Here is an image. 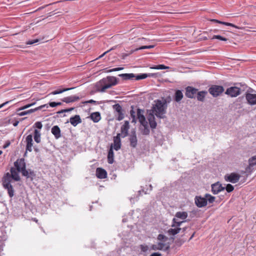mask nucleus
Segmentation results:
<instances>
[{
	"label": "nucleus",
	"instance_id": "nucleus-1",
	"mask_svg": "<svg viewBox=\"0 0 256 256\" xmlns=\"http://www.w3.org/2000/svg\"><path fill=\"white\" fill-rule=\"evenodd\" d=\"M10 173H6L2 180V185L4 188L7 190L8 194L10 198H12L14 196V189L12 183L13 181L18 182L20 180V177L19 176L18 170L14 168H11Z\"/></svg>",
	"mask_w": 256,
	"mask_h": 256
},
{
	"label": "nucleus",
	"instance_id": "nucleus-2",
	"mask_svg": "<svg viewBox=\"0 0 256 256\" xmlns=\"http://www.w3.org/2000/svg\"><path fill=\"white\" fill-rule=\"evenodd\" d=\"M14 168L18 170V172H21L22 175L27 178H30L32 180L36 176V174L34 170L30 169H26V164L24 159L23 158L18 159L14 162Z\"/></svg>",
	"mask_w": 256,
	"mask_h": 256
},
{
	"label": "nucleus",
	"instance_id": "nucleus-3",
	"mask_svg": "<svg viewBox=\"0 0 256 256\" xmlns=\"http://www.w3.org/2000/svg\"><path fill=\"white\" fill-rule=\"evenodd\" d=\"M167 104L166 100H157L152 107V112L158 118H164L165 117Z\"/></svg>",
	"mask_w": 256,
	"mask_h": 256
},
{
	"label": "nucleus",
	"instance_id": "nucleus-4",
	"mask_svg": "<svg viewBox=\"0 0 256 256\" xmlns=\"http://www.w3.org/2000/svg\"><path fill=\"white\" fill-rule=\"evenodd\" d=\"M104 85L102 87L100 92H104L106 89L117 84V80L115 77H108L106 80H103Z\"/></svg>",
	"mask_w": 256,
	"mask_h": 256
},
{
	"label": "nucleus",
	"instance_id": "nucleus-5",
	"mask_svg": "<svg viewBox=\"0 0 256 256\" xmlns=\"http://www.w3.org/2000/svg\"><path fill=\"white\" fill-rule=\"evenodd\" d=\"M184 222L182 221H178L177 218H174L172 220V227H175L174 228H171L168 230V233L170 235L174 236L178 234L181 228H180V224Z\"/></svg>",
	"mask_w": 256,
	"mask_h": 256
},
{
	"label": "nucleus",
	"instance_id": "nucleus-6",
	"mask_svg": "<svg viewBox=\"0 0 256 256\" xmlns=\"http://www.w3.org/2000/svg\"><path fill=\"white\" fill-rule=\"evenodd\" d=\"M224 90L222 86L214 85L208 90L209 92L214 96L216 97L222 94Z\"/></svg>",
	"mask_w": 256,
	"mask_h": 256
},
{
	"label": "nucleus",
	"instance_id": "nucleus-7",
	"mask_svg": "<svg viewBox=\"0 0 256 256\" xmlns=\"http://www.w3.org/2000/svg\"><path fill=\"white\" fill-rule=\"evenodd\" d=\"M240 175L234 172H232L230 174H226L224 176V179L226 182H230L232 183H236L237 182L240 178Z\"/></svg>",
	"mask_w": 256,
	"mask_h": 256
},
{
	"label": "nucleus",
	"instance_id": "nucleus-8",
	"mask_svg": "<svg viewBox=\"0 0 256 256\" xmlns=\"http://www.w3.org/2000/svg\"><path fill=\"white\" fill-rule=\"evenodd\" d=\"M170 248V246L166 243L158 242L156 244H154L151 246V249L154 250H167Z\"/></svg>",
	"mask_w": 256,
	"mask_h": 256
},
{
	"label": "nucleus",
	"instance_id": "nucleus-9",
	"mask_svg": "<svg viewBox=\"0 0 256 256\" xmlns=\"http://www.w3.org/2000/svg\"><path fill=\"white\" fill-rule=\"evenodd\" d=\"M226 94L232 97H236L240 94V89L238 87L232 86L228 88Z\"/></svg>",
	"mask_w": 256,
	"mask_h": 256
},
{
	"label": "nucleus",
	"instance_id": "nucleus-10",
	"mask_svg": "<svg viewBox=\"0 0 256 256\" xmlns=\"http://www.w3.org/2000/svg\"><path fill=\"white\" fill-rule=\"evenodd\" d=\"M48 104H44L40 106H38L37 108H32V109L28 110L23 111V112H18V114L19 116H24V115H26V114H30L33 113V112H36V111H38V110H42V108H48Z\"/></svg>",
	"mask_w": 256,
	"mask_h": 256
},
{
	"label": "nucleus",
	"instance_id": "nucleus-11",
	"mask_svg": "<svg viewBox=\"0 0 256 256\" xmlns=\"http://www.w3.org/2000/svg\"><path fill=\"white\" fill-rule=\"evenodd\" d=\"M198 90L192 86H188L186 88V96L190 98H192L196 94Z\"/></svg>",
	"mask_w": 256,
	"mask_h": 256
},
{
	"label": "nucleus",
	"instance_id": "nucleus-12",
	"mask_svg": "<svg viewBox=\"0 0 256 256\" xmlns=\"http://www.w3.org/2000/svg\"><path fill=\"white\" fill-rule=\"evenodd\" d=\"M120 134H118L116 136H114V144L112 145V148H114L116 150H118L121 147V142H120Z\"/></svg>",
	"mask_w": 256,
	"mask_h": 256
},
{
	"label": "nucleus",
	"instance_id": "nucleus-13",
	"mask_svg": "<svg viewBox=\"0 0 256 256\" xmlns=\"http://www.w3.org/2000/svg\"><path fill=\"white\" fill-rule=\"evenodd\" d=\"M195 203L198 207L202 208L206 206L207 200L206 197L196 196L195 198Z\"/></svg>",
	"mask_w": 256,
	"mask_h": 256
},
{
	"label": "nucleus",
	"instance_id": "nucleus-14",
	"mask_svg": "<svg viewBox=\"0 0 256 256\" xmlns=\"http://www.w3.org/2000/svg\"><path fill=\"white\" fill-rule=\"evenodd\" d=\"M143 111L140 108L137 110V116L138 122H140L142 126H146L148 124L147 121L146 120L143 114Z\"/></svg>",
	"mask_w": 256,
	"mask_h": 256
},
{
	"label": "nucleus",
	"instance_id": "nucleus-15",
	"mask_svg": "<svg viewBox=\"0 0 256 256\" xmlns=\"http://www.w3.org/2000/svg\"><path fill=\"white\" fill-rule=\"evenodd\" d=\"M26 150L30 152H32L33 146L32 136V134L28 135L26 138Z\"/></svg>",
	"mask_w": 256,
	"mask_h": 256
},
{
	"label": "nucleus",
	"instance_id": "nucleus-16",
	"mask_svg": "<svg viewBox=\"0 0 256 256\" xmlns=\"http://www.w3.org/2000/svg\"><path fill=\"white\" fill-rule=\"evenodd\" d=\"M129 128V122L128 121H125L120 128L121 134H120L122 138H125L128 136Z\"/></svg>",
	"mask_w": 256,
	"mask_h": 256
},
{
	"label": "nucleus",
	"instance_id": "nucleus-17",
	"mask_svg": "<svg viewBox=\"0 0 256 256\" xmlns=\"http://www.w3.org/2000/svg\"><path fill=\"white\" fill-rule=\"evenodd\" d=\"M129 140L130 146L134 148H136L137 146L138 140L136 136V132L134 130L132 132Z\"/></svg>",
	"mask_w": 256,
	"mask_h": 256
},
{
	"label": "nucleus",
	"instance_id": "nucleus-18",
	"mask_svg": "<svg viewBox=\"0 0 256 256\" xmlns=\"http://www.w3.org/2000/svg\"><path fill=\"white\" fill-rule=\"evenodd\" d=\"M114 110L118 112V116L117 120H121L124 118V114L122 113V106L119 104H116L113 106Z\"/></svg>",
	"mask_w": 256,
	"mask_h": 256
},
{
	"label": "nucleus",
	"instance_id": "nucleus-19",
	"mask_svg": "<svg viewBox=\"0 0 256 256\" xmlns=\"http://www.w3.org/2000/svg\"><path fill=\"white\" fill-rule=\"evenodd\" d=\"M246 98L250 104H256V94L247 93L246 95Z\"/></svg>",
	"mask_w": 256,
	"mask_h": 256
},
{
	"label": "nucleus",
	"instance_id": "nucleus-20",
	"mask_svg": "<svg viewBox=\"0 0 256 256\" xmlns=\"http://www.w3.org/2000/svg\"><path fill=\"white\" fill-rule=\"evenodd\" d=\"M224 190V188L219 182H216L212 185V191L214 194H218Z\"/></svg>",
	"mask_w": 256,
	"mask_h": 256
},
{
	"label": "nucleus",
	"instance_id": "nucleus-21",
	"mask_svg": "<svg viewBox=\"0 0 256 256\" xmlns=\"http://www.w3.org/2000/svg\"><path fill=\"white\" fill-rule=\"evenodd\" d=\"M96 176L99 178H106L107 172L104 169L99 168L96 170Z\"/></svg>",
	"mask_w": 256,
	"mask_h": 256
},
{
	"label": "nucleus",
	"instance_id": "nucleus-22",
	"mask_svg": "<svg viewBox=\"0 0 256 256\" xmlns=\"http://www.w3.org/2000/svg\"><path fill=\"white\" fill-rule=\"evenodd\" d=\"M150 126L152 128H155L156 126V122L154 114H150L148 117Z\"/></svg>",
	"mask_w": 256,
	"mask_h": 256
},
{
	"label": "nucleus",
	"instance_id": "nucleus-23",
	"mask_svg": "<svg viewBox=\"0 0 256 256\" xmlns=\"http://www.w3.org/2000/svg\"><path fill=\"white\" fill-rule=\"evenodd\" d=\"M80 100V98L76 96H70L65 97L62 100L66 103H70L74 102Z\"/></svg>",
	"mask_w": 256,
	"mask_h": 256
},
{
	"label": "nucleus",
	"instance_id": "nucleus-24",
	"mask_svg": "<svg viewBox=\"0 0 256 256\" xmlns=\"http://www.w3.org/2000/svg\"><path fill=\"white\" fill-rule=\"evenodd\" d=\"M90 118L94 122H98L101 119L100 114L99 112H94L92 113Z\"/></svg>",
	"mask_w": 256,
	"mask_h": 256
},
{
	"label": "nucleus",
	"instance_id": "nucleus-25",
	"mask_svg": "<svg viewBox=\"0 0 256 256\" xmlns=\"http://www.w3.org/2000/svg\"><path fill=\"white\" fill-rule=\"evenodd\" d=\"M82 122L80 118L78 115H76L74 117H72L70 118V124L76 126L78 124Z\"/></svg>",
	"mask_w": 256,
	"mask_h": 256
},
{
	"label": "nucleus",
	"instance_id": "nucleus-26",
	"mask_svg": "<svg viewBox=\"0 0 256 256\" xmlns=\"http://www.w3.org/2000/svg\"><path fill=\"white\" fill-rule=\"evenodd\" d=\"M52 133L54 136L56 138L60 137V130L58 126H54L52 128Z\"/></svg>",
	"mask_w": 256,
	"mask_h": 256
},
{
	"label": "nucleus",
	"instance_id": "nucleus-27",
	"mask_svg": "<svg viewBox=\"0 0 256 256\" xmlns=\"http://www.w3.org/2000/svg\"><path fill=\"white\" fill-rule=\"evenodd\" d=\"M197 96L196 98L198 101L204 102V98L208 94V92L206 91L202 90L199 92H197Z\"/></svg>",
	"mask_w": 256,
	"mask_h": 256
},
{
	"label": "nucleus",
	"instance_id": "nucleus-28",
	"mask_svg": "<svg viewBox=\"0 0 256 256\" xmlns=\"http://www.w3.org/2000/svg\"><path fill=\"white\" fill-rule=\"evenodd\" d=\"M124 80H132L134 78L136 75L134 74H122L118 75Z\"/></svg>",
	"mask_w": 256,
	"mask_h": 256
},
{
	"label": "nucleus",
	"instance_id": "nucleus-29",
	"mask_svg": "<svg viewBox=\"0 0 256 256\" xmlns=\"http://www.w3.org/2000/svg\"><path fill=\"white\" fill-rule=\"evenodd\" d=\"M183 94L180 90H176L174 94V99L176 102H180L183 98Z\"/></svg>",
	"mask_w": 256,
	"mask_h": 256
},
{
	"label": "nucleus",
	"instance_id": "nucleus-30",
	"mask_svg": "<svg viewBox=\"0 0 256 256\" xmlns=\"http://www.w3.org/2000/svg\"><path fill=\"white\" fill-rule=\"evenodd\" d=\"M114 154L113 150L112 148V146H111V147L108 151V162L109 164H112L114 162Z\"/></svg>",
	"mask_w": 256,
	"mask_h": 256
},
{
	"label": "nucleus",
	"instance_id": "nucleus-31",
	"mask_svg": "<svg viewBox=\"0 0 256 256\" xmlns=\"http://www.w3.org/2000/svg\"><path fill=\"white\" fill-rule=\"evenodd\" d=\"M176 218H178L184 220L188 217V214L186 212H178L176 214Z\"/></svg>",
	"mask_w": 256,
	"mask_h": 256
},
{
	"label": "nucleus",
	"instance_id": "nucleus-32",
	"mask_svg": "<svg viewBox=\"0 0 256 256\" xmlns=\"http://www.w3.org/2000/svg\"><path fill=\"white\" fill-rule=\"evenodd\" d=\"M249 165L247 167V170H248V169H250L251 167H252L254 165L256 164V155L252 157L248 160Z\"/></svg>",
	"mask_w": 256,
	"mask_h": 256
},
{
	"label": "nucleus",
	"instance_id": "nucleus-33",
	"mask_svg": "<svg viewBox=\"0 0 256 256\" xmlns=\"http://www.w3.org/2000/svg\"><path fill=\"white\" fill-rule=\"evenodd\" d=\"M72 89V88H62V89H58V90H56L51 92L50 93L48 94V95H50V94L55 95V94H60L62 93L63 92Z\"/></svg>",
	"mask_w": 256,
	"mask_h": 256
},
{
	"label": "nucleus",
	"instance_id": "nucleus-34",
	"mask_svg": "<svg viewBox=\"0 0 256 256\" xmlns=\"http://www.w3.org/2000/svg\"><path fill=\"white\" fill-rule=\"evenodd\" d=\"M34 140L37 143L40 142V133L38 130L34 131Z\"/></svg>",
	"mask_w": 256,
	"mask_h": 256
},
{
	"label": "nucleus",
	"instance_id": "nucleus-35",
	"mask_svg": "<svg viewBox=\"0 0 256 256\" xmlns=\"http://www.w3.org/2000/svg\"><path fill=\"white\" fill-rule=\"evenodd\" d=\"M157 240L159 242L166 243V242L168 240V238L164 234H159L157 237Z\"/></svg>",
	"mask_w": 256,
	"mask_h": 256
},
{
	"label": "nucleus",
	"instance_id": "nucleus-36",
	"mask_svg": "<svg viewBox=\"0 0 256 256\" xmlns=\"http://www.w3.org/2000/svg\"><path fill=\"white\" fill-rule=\"evenodd\" d=\"M148 76V75L146 74H141L136 76L134 78L136 80H140L146 78Z\"/></svg>",
	"mask_w": 256,
	"mask_h": 256
},
{
	"label": "nucleus",
	"instance_id": "nucleus-37",
	"mask_svg": "<svg viewBox=\"0 0 256 256\" xmlns=\"http://www.w3.org/2000/svg\"><path fill=\"white\" fill-rule=\"evenodd\" d=\"M212 40L214 39H218L220 40L223 41H227L228 40V38H226L225 36H220V35H214L212 38Z\"/></svg>",
	"mask_w": 256,
	"mask_h": 256
},
{
	"label": "nucleus",
	"instance_id": "nucleus-38",
	"mask_svg": "<svg viewBox=\"0 0 256 256\" xmlns=\"http://www.w3.org/2000/svg\"><path fill=\"white\" fill-rule=\"evenodd\" d=\"M152 68L156 70H165L168 69L169 67L164 64H158L152 67Z\"/></svg>",
	"mask_w": 256,
	"mask_h": 256
},
{
	"label": "nucleus",
	"instance_id": "nucleus-39",
	"mask_svg": "<svg viewBox=\"0 0 256 256\" xmlns=\"http://www.w3.org/2000/svg\"><path fill=\"white\" fill-rule=\"evenodd\" d=\"M205 197L207 200V202L208 201L210 203H212L215 200V198L209 194H206Z\"/></svg>",
	"mask_w": 256,
	"mask_h": 256
},
{
	"label": "nucleus",
	"instance_id": "nucleus-40",
	"mask_svg": "<svg viewBox=\"0 0 256 256\" xmlns=\"http://www.w3.org/2000/svg\"><path fill=\"white\" fill-rule=\"evenodd\" d=\"M144 127V129L142 130V134L144 135L148 134L150 133V130L148 128V124H146V126H142Z\"/></svg>",
	"mask_w": 256,
	"mask_h": 256
},
{
	"label": "nucleus",
	"instance_id": "nucleus-41",
	"mask_svg": "<svg viewBox=\"0 0 256 256\" xmlns=\"http://www.w3.org/2000/svg\"><path fill=\"white\" fill-rule=\"evenodd\" d=\"M35 104H36V102H33V103H32V104H28L26 105H25V106H23L18 108L17 110V112H18L19 111L22 110H24L25 109H26V108L32 106L34 105Z\"/></svg>",
	"mask_w": 256,
	"mask_h": 256
},
{
	"label": "nucleus",
	"instance_id": "nucleus-42",
	"mask_svg": "<svg viewBox=\"0 0 256 256\" xmlns=\"http://www.w3.org/2000/svg\"><path fill=\"white\" fill-rule=\"evenodd\" d=\"M154 45L142 46L138 48H136L134 50V51H137L138 50H144V49H150V48H154Z\"/></svg>",
	"mask_w": 256,
	"mask_h": 256
},
{
	"label": "nucleus",
	"instance_id": "nucleus-43",
	"mask_svg": "<svg viewBox=\"0 0 256 256\" xmlns=\"http://www.w3.org/2000/svg\"><path fill=\"white\" fill-rule=\"evenodd\" d=\"M222 24L225 25V26H230L235 28H238V29H240V28L237 26H236V25H235V24H233L228 22H223Z\"/></svg>",
	"mask_w": 256,
	"mask_h": 256
},
{
	"label": "nucleus",
	"instance_id": "nucleus-44",
	"mask_svg": "<svg viewBox=\"0 0 256 256\" xmlns=\"http://www.w3.org/2000/svg\"><path fill=\"white\" fill-rule=\"evenodd\" d=\"M48 104L50 106L54 108L61 105L62 103L60 102H50Z\"/></svg>",
	"mask_w": 256,
	"mask_h": 256
},
{
	"label": "nucleus",
	"instance_id": "nucleus-45",
	"mask_svg": "<svg viewBox=\"0 0 256 256\" xmlns=\"http://www.w3.org/2000/svg\"><path fill=\"white\" fill-rule=\"evenodd\" d=\"M226 189L228 192H232L234 190V188L232 184H228L226 186Z\"/></svg>",
	"mask_w": 256,
	"mask_h": 256
},
{
	"label": "nucleus",
	"instance_id": "nucleus-46",
	"mask_svg": "<svg viewBox=\"0 0 256 256\" xmlns=\"http://www.w3.org/2000/svg\"><path fill=\"white\" fill-rule=\"evenodd\" d=\"M140 248L142 252H146L148 251V246L146 245L141 244V245H140Z\"/></svg>",
	"mask_w": 256,
	"mask_h": 256
},
{
	"label": "nucleus",
	"instance_id": "nucleus-47",
	"mask_svg": "<svg viewBox=\"0 0 256 256\" xmlns=\"http://www.w3.org/2000/svg\"><path fill=\"white\" fill-rule=\"evenodd\" d=\"M39 42L38 39H36L34 40H28L26 42L27 44H32Z\"/></svg>",
	"mask_w": 256,
	"mask_h": 256
},
{
	"label": "nucleus",
	"instance_id": "nucleus-48",
	"mask_svg": "<svg viewBox=\"0 0 256 256\" xmlns=\"http://www.w3.org/2000/svg\"><path fill=\"white\" fill-rule=\"evenodd\" d=\"M34 126H35L38 128H39V129H41L42 126V124L41 123V122H36L35 124H34Z\"/></svg>",
	"mask_w": 256,
	"mask_h": 256
},
{
	"label": "nucleus",
	"instance_id": "nucleus-49",
	"mask_svg": "<svg viewBox=\"0 0 256 256\" xmlns=\"http://www.w3.org/2000/svg\"><path fill=\"white\" fill-rule=\"evenodd\" d=\"M132 109L130 111V116H132V118H133V120H134L135 119V113L136 112L134 111V110H133V107L132 106Z\"/></svg>",
	"mask_w": 256,
	"mask_h": 256
},
{
	"label": "nucleus",
	"instance_id": "nucleus-50",
	"mask_svg": "<svg viewBox=\"0 0 256 256\" xmlns=\"http://www.w3.org/2000/svg\"><path fill=\"white\" fill-rule=\"evenodd\" d=\"M123 69V68H112V69H111L109 70L110 72H116V71H118V70H122Z\"/></svg>",
	"mask_w": 256,
	"mask_h": 256
},
{
	"label": "nucleus",
	"instance_id": "nucleus-51",
	"mask_svg": "<svg viewBox=\"0 0 256 256\" xmlns=\"http://www.w3.org/2000/svg\"><path fill=\"white\" fill-rule=\"evenodd\" d=\"M10 142L9 140L6 141V142L5 143V144L3 146V148H7L8 147L10 146Z\"/></svg>",
	"mask_w": 256,
	"mask_h": 256
},
{
	"label": "nucleus",
	"instance_id": "nucleus-52",
	"mask_svg": "<svg viewBox=\"0 0 256 256\" xmlns=\"http://www.w3.org/2000/svg\"><path fill=\"white\" fill-rule=\"evenodd\" d=\"M87 103L96 104V101H95V100H89L83 102V104H87Z\"/></svg>",
	"mask_w": 256,
	"mask_h": 256
},
{
	"label": "nucleus",
	"instance_id": "nucleus-53",
	"mask_svg": "<svg viewBox=\"0 0 256 256\" xmlns=\"http://www.w3.org/2000/svg\"><path fill=\"white\" fill-rule=\"evenodd\" d=\"M12 100H10V101H6V102H4L2 103V104H0V108H2L3 106H6V104H8L9 102H10Z\"/></svg>",
	"mask_w": 256,
	"mask_h": 256
},
{
	"label": "nucleus",
	"instance_id": "nucleus-54",
	"mask_svg": "<svg viewBox=\"0 0 256 256\" xmlns=\"http://www.w3.org/2000/svg\"><path fill=\"white\" fill-rule=\"evenodd\" d=\"M211 21L215 22H217V23H218V24H222V22H223L220 21V20H216V19L211 20Z\"/></svg>",
	"mask_w": 256,
	"mask_h": 256
},
{
	"label": "nucleus",
	"instance_id": "nucleus-55",
	"mask_svg": "<svg viewBox=\"0 0 256 256\" xmlns=\"http://www.w3.org/2000/svg\"><path fill=\"white\" fill-rule=\"evenodd\" d=\"M211 21L215 22H217V23H218V24H222V22H223L220 21V20H216V19L211 20Z\"/></svg>",
	"mask_w": 256,
	"mask_h": 256
},
{
	"label": "nucleus",
	"instance_id": "nucleus-56",
	"mask_svg": "<svg viewBox=\"0 0 256 256\" xmlns=\"http://www.w3.org/2000/svg\"><path fill=\"white\" fill-rule=\"evenodd\" d=\"M150 256H161V254L158 252L152 253Z\"/></svg>",
	"mask_w": 256,
	"mask_h": 256
},
{
	"label": "nucleus",
	"instance_id": "nucleus-57",
	"mask_svg": "<svg viewBox=\"0 0 256 256\" xmlns=\"http://www.w3.org/2000/svg\"><path fill=\"white\" fill-rule=\"evenodd\" d=\"M113 48H111L110 50L104 52L102 54L101 56H100L98 58H102L105 54H106V53H108V52H109L110 50H112Z\"/></svg>",
	"mask_w": 256,
	"mask_h": 256
},
{
	"label": "nucleus",
	"instance_id": "nucleus-58",
	"mask_svg": "<svg viewBox=\"0 0 256 256\" xmlns=\"http://www.w3.org/2000/svg\"><path fill=\"white\" fill-rule=\"evenodd\" d=\"M19 123V122L18 121H16L14 122V123H13V126H18V124Z\"/></svg>",
	"mask_w": 256,
	"mask_h": 256
},
{
	"label": "nucleus",
	"instance_id": "nucleus-59",
	"mask_svg": "<svg viewBox=\"0 0 256 256\" xmlns=\"http://www.w3.org/2000/svg\"><path fill=\"white\" fill-rule=\"evenodd\" d=\"M252 167H251L250 169H248V171L247 170V168H246V172H252Z\"/></svg>",
	"mask_w": 256,
	"mask_h": 256
},
{
	"label": "nucleus",
	"instance_id": "nucleus-60",
	"mask_svg": "<svg viewBox=\"0 0 256 256\" xmlns=\"http://www.w3.org/2000/svg\"><path fill=\"white\" fill-rule=\"evenodd\" d=\"M2 153V150H0V155H1Z\"/></svg>",
	"mask_w": 256,
	"mask_h": 256
},
{
	"label": "nucleus",
	"instance_id": "nucleus-61",
	"mask_svg": "<svg viewBox=\"0 0 256 256\" xmlns=\"http://www.w3.org/2000/svg\"><path fill=\"white\" fill-rule=\"evenodd\" d=\"M194 234L190 237V239H192V236H193Z\"/></svg>",
	"mask_w": 256,
	"mask_h": 256
}]
</instances>
